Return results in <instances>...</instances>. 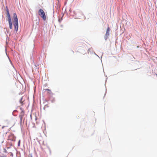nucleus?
<instances>
[{"label": "nucleus", "mask_w": 157, "mask_h": 157, "mask_svg": "<svg viewBox=\"0 0 157 157\" xmlns=\"http://www.w3.org/2000/svg\"><path fill=\"white\" fill-rule=\"evenodd\" d=\"M13 18L14 20L13 25L14 27L15 30L17 32L18 30V20L17 16L16 13H14L13 15Z\"/></svg>", "instance_id": "f257e3e1"}, {"label": "nucleus", "mask_w": 157, "mask_h": 157, "mask_svg": "<svg viewBox=\"0 0 157 157\" xmlns=\"http://www.w3.org/2000/svg\"><path fill=\"white\" fill-rule=\"evenodd\" d=\"M38 14L43 20H45L46 19V17L45 13L42 9H40L39 10Z\"/></svg>", "instance_id": "f03ea898"}, {"label": "nucleus", "mask_w": 157, "mask_h": 157, "mask_svg": "<svg viewBox=\"0 0 157 157\" xmlns=\"http://www.w3.org/2000/svg\"><path fill=\"white\" fill-rule=\"evenodd\" d=\"M7 15L8 16V21L9 25V27L10 29L12 28V24L11 21V18L10 17V15L9 13V11L8 10H7Z\"/></svg>", "instance_id": "7ed1b4c3"}, {"label": "nucleus", "mask_w": 157, "mask_h": 157, "mask_svg": "<svg viewBox=\"0 0 157 157\" xmlns=\"http://www.w3.org/2000/svg\"><path fill=\"white\" fill-rule=\"evenodd\" d=\"M21 111L19 116V117L20 118V123L21 124L22 122V118L24 115V111L22 110L21 108Z\"/></svg>", "instance_id": "20e7f679"}, {"label": "nucleus", "mask_w": 157, "mask_h": 157, "mask_svg": "<svg viewBox=\"0 0 157 157\" xmlns=\"http://www.w3.org/2000/svg\"><path fill=\"white\" fill-rule=\"evenodd\" d=\"M110 31V28L108 26L107 27V29L106 32L105 34V40H106L108 38L109 35V31Z\"/></svg>", "instance_id": "39448f33"}, {"label": "nucleus", "mask_w": 157, "mask_h": 157, "mask_svg": "<svg viewBox=\"0 0 157 157\" xmlns=\"http://www.w3.org/2000/svg\"><path fill=\"white\" fill-rule=\"evenodd\" d=\"M47 91V92L48 94H52V92H51V91L49 89H44L43 90V91L44 92H45V91Z\"/></svg>", "instance_id": "423d86ee"}, {"label": "nucleus", "mask_w": 157, "mask_h": 157, "mask_svg": "<svg viewBox=\"0 0 157 157\" xmlns=\"http://www.w3.org/2000/svg\"><path fill=\"white\" fill-rule=\"evenodd\" d=\"M23 97H21V99L20 100V102L21 104L22 105L24 104V101L25 100H23Z\"/></svg>", "instance_id": "0eeeda50"}, {"label": "nucleus", "mask_w": 157, "mask_h": 157, "mask_svg": "<svg viewBox=\"0 0 157 157\" xmlns=\"http://www.w3.org/2000/svg\"><path fill=\"white\" fill-rule=\"evenodd\" d=\"M86 52H85V53H82V54H86Z\"/></svg>", "instance_id": "6e6552de"}]
</instances>
